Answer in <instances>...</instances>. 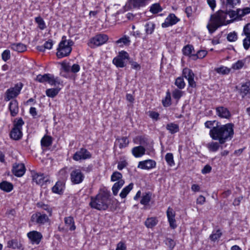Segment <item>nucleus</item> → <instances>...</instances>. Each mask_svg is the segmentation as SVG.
<instances>
[{
    "instance_id": "1",
    "label": "nucleus",
    "mask_w": 250,
    "mask_h": 250,
    "mask_svg": "<svg viewBox=\"0 0 250 250\" xmlns=\"http://www.w3.org/2000/svg\"><path fill=\"white\" fill-rule=\"evenodd\" d=\"M250 13V8L245 7L243 9H237L236 11L230 10L224 12L222 10L218 11L215 14L211 15L210 23L207 25L208 31H215L219 27L227 25L235 20H240L245 15Z\"/></svg>"
},
{
    "instance_id": "2",
    "label": "nucleus",
    "mask_w": 250,
    "mask_h": 250,
    "mask_svg": "<svg viewBox=\"0 0 250 250\" xmlns=\"http://www.w3.org/2000/svg\"><path fill=\"white\" fill-rule=\"evenodd\" d=\"M205 126L210 129L209 134L212 139L219 141L221 144L230 140L233 137L234 125L232 123L221 125L216 120L208 121L205 123Z\"/></svg>"
},
{
    "instance_id": "3",
    "label": "nucleus",
    "mask_w": 250,
    "mask_h": 250,
    "mask_svg": "<svg viewBox=\"0 0 250 250\" xmlns=\"http://www.w3.org/2000/svg\"><path fill=\"white\" fill-rule=\"evenodd\" d=\"M89 206L98 210H105L108 208L110 203L109 194L102 192L97 194L96 196L90 197Z\"/></svg>"
},
{
    "instance_id": "4",
    "label": "nucleus",
    "mask_w": 250,
    "mask_h": 250,
    "mask_svg": "<svg viewBox=\"0 0 250 250\" xmlns=\"http://www.w3.org/2000/svg\"><path fill=\"white\" fill-rule=\"evenodd\" d=\"M73 44L74 42L72 40H67L65 36H62L57 49V57L61 59L69 56L72 51L71 46Z\"/></svg>"
},
{
    "instance_id": "5",
    "label": "nucleus",
    "mask_w": 250,
    "mask_h": 250,
    "mask_svg": "<svg viewBox=\"0 0 250 250\" xmlns=\"http://www.w3.org/2000/svg\"><path fill=\"white\" fill-rule=\"evenodd\" d=\"M123 175L118 171L114 172L111 176V181H117L113 186L112 190L114 195H117L119 189L125 184L124 180L122 179Z\"/></svg>"
},
{
    "instance_id": "6",
    "label": "nucleus",
    "mask_w": 250,
    "mask_h": 250,
    "mask_svg": "<svg viewBox=\"0 0 250 250\" xmlns=\"http://www.w3.org/2000/svg\"><path fill=\"white\" fill-rule=\"evenodd\" d=\"M22 87L23 84L21 83H19L15 84L14 87L8 89L5 92V101H8L18 96Z\"/></svg>"
},
{
    "instance_id": "7",
    "label": "nucleus",
    "mask_w": 250,
    "mask_h": 250,
    "mask_svg": "<svg viewBox=\"0 0 250 250\" xmlns=\"http://www.w3.org/2000/svg\"><path fill=\"white\" fill-rule=\"evenodd\" d=\"M150 0H128L125 7L128 10L140 9L145 7Z\"/></svg>"
},
{
    "instance_id": "8",
    "label": "nucleus",
    "mask_w": 250,
    "mask_h": 250,
    "mask_svg": "<svg viewBox=\"0 0 250 250\" xmlns=\"http://www.w3.org/2000/svg\"><path fill=\"white\" fill-rule=\"evenodd\" d=\"M108 37L105 34H99L92 38L88 43L91 47L99 46L105 43L108 40Z\"/></svg>"
},
{
    "instance_id": "9",
    "label": "nucleus",
    "mask_w": 250,
    "mask_h": 250,
    "mask_svg": "<svg viewBox=\"0 0 250 250\" xmlns=\"http://www.w3.org/2000/svg\"><path fill=\"white\" fill-rule=\"evenodd\" d=\"M129 55L125 51H121L117 57L113 60V63L117 67L123 68L125 66V61L129 59Z\"/></svg>"
},
{
    "instance_id": "10",
    "label": "nucleus",
    "mask_w": 250,
    "mask_h": 250,
    "mask_svg": "<svg viewBox=\"0 0 250 250\" xmlns=\"http://www.w3.org/2000/svg\"><path fill=\"white\" fill-rule=\"evenodd\" d=\"M92 157L91 153L84 148H81L73 155L72 158L76 161L90 159Z\"/></svg>"
},
{
    "instance_id": "11",
    "label": "nucleus",
    "mask_w": 250,
    "mask_h": 250,
    "mask_svg": "<svg viewBox=\"0 0 250 250\" xmlns=\"http://www.w3.org/2000/svg\"><path fill=\"white\" fill-rule=\"evenodd\" d=\"M84 178V174L79 169H75L72 170L70 173L71 181L74 185H77L82 183Z\"/></svg>"
},
{
    "instance_id": "12",
    "label": "nucleus",
    "mask_w": 250,
    "mask_h": 250,
    "mask_svg": "<svg viewBox=\"0 0 250 250\" xmlns=\"http://www.w3.org/2000/svg\"><path fill=\"white\" fill-rule=\"evenodd\" d=\"M49 219L47 215L42 213L40 212H37L33 214L31 217V221L39 225H43L49 221Z\"/></svg>"
},
{
    "instance_id": "13",
    "label": "nucleus",
    "mask_w": 250,
    "mask_h": 250,
    "mask_svg": "<svg viewBox=\"0 0 250 250\" xmlns=\"http://www.w3.org/2000/svg\"><path fill=\"white\" fill-rule=\"evenodd\" d=\"M31 174L32 182L36 183L37 185H42L44 183L48 180V179L43 173L33 171Z\"/></svg>"
},
{
    "instance_id": "14",
    "label": "nucleus",
    "mask_w": 250,
    "mask_h": 250,
    "mask_svg": "<svg viewBox=\"0 0 250 250\" xmlns=\"http://www.w3.org/2000/svg\"><path fill=\"white\" fill-rule=\"evenodd\" d=\"M25 167L22 163H15L13 164L12 173L17 177H21L25 172Z\"/></svg>"
},
{
    "instance_id": "15",
    "label": "nucleus",
    "mask_w": 250,
    "mask_h": 250,
    "mask_svg": "<svg viewBox=\"0 0 250 250\" xmlns=\"http://www.w3.org/2000/svg\"><path fill=\"white\" fill-rule=\"evenodd\" d=\"M216 114L221 118L229 119L231 115L229 110L223 106H219L215 108Z\"/></svg>"
},
{
    "instance_id": "16",
    "label": "nucleus",
    "mask_w": 250,
    "mask_h": 250,
    "mask_svg": "<svg viewBox=\"0 0 250 250\" xmlns=\"http://www.w3.org/2000/svg\"><path fill=\"white\" fill-rule=\"evenodd\" d=\"M222 4L225 10H223L224 12H228L229 11L232 10V9L240 2V0H221Z\"/></svg>"
},
{
    "instance_id": "17",
    "label": "nucleus",
    "mask_w": 250,
    "mask_h": 250,
    "mask_svg": "<svg viewBox=\"0 0 250 250\" xmlns=\"http://www.w3.org/2000/svg\"><path fill=\"white\" fill-rule=\"evenodd\" d=\"M27 237L32 244H39L42 237L41 233L33 230L27 233Z\"/></svg>"
},
{
    "instance_id": "18",
    "label": "nucleus",
    "mask_w": 250,
    "mask_h": 250,
    "mask_svg": "<svg viewBox=\"0 0 250 250\" xmlns=\"http://www.w3.org/2000/svg\"><path fill=\"white\" fill-rule=\"evenodd\" d=\"M180 21L174 14L171 13L168 17L166 19L165 22L162 23V26L163 27H167L170 26H172Z\"/></svg>"
},
{
    "instance_id": "19",
    "label": "nucleus",
    "mask_w": 250,
    "mask_h": 250,
    "mask_svg": "<svg viewBox=\"0 0 250 250\" xmlns=\"http://www.w3.org/2000/svg\"><path fill=\"white\" fill-rule=\"evenodd\" d=\"M167 215L170 227L172 229H175L177 227L175 219V213L173 212L172 208L170 207L168 208L167 211Z\"/></svg>"
},
{
    "instance_id": "20",
    "label": "nucleus",
    "mask_w": 250,
    "mask_h": 250,
    "mask_svg": "<svg viewBox=\"0 0 250 250\" xmlns=\"http://www.w3.org/2000/svg\"><path fill=\"white\" fill-rule=\"evenodd\" d=\"M7 247L13 250H23L24 247L17 239H12L7 241Z\"/></svg>"
},
{
    "instance_id": "21",
    "label": "nucleus",
    "mask_w": 250,
    "mask_h": 250,
    "mask_svg": "<svg viewBox=\"0 0 250 250\" xmlns=\"http://www.w3.org/2000/svg\"><path fill=\"white\" fill-rule=\"evenodd\" d=\"M156 162L152 160H146L139 163L138 167L143 169H149L156 167Z\"/></svg>"
},
{
    "instance_id": "22",
    "label": "nucleus",
    "mask_w": 250,
    "mask_h": 250,
    "mask_svg": "<svg viewBox=\"0 0 250 250\" xmlns=\"http://www.w3.org/2000/svg\"><path fill=\"white\" fill-rule=\"evenodd\" d=\"M64 188L65 182L60 180L57 181L52 187V191L53 193L61 195L63 193Z\"/></svg>"
},
{
    "instance_id": "23",
    "label": "nucleus",
    "mask_w": 250,
    "mask_h": 250,
    "mask_svg": "<svg viewBox=\"0 0 250 250\" xmlns=\"http://www.w3.org/2000/svg\"><path fill=\"white\" fill-rule=\"evenodd\" d=\"M8 108L11 116H16L19 111L18 101L16 100L11 101L9 104Z\"/></svg>"
},
{
    "instance_id": "24",
    "label": "nucleus",
    "mask_w": 250,
    "mask_h": 250,
    "mask_svg": "<svg viewBox=\"0 0 250 250\" xmlns=\"http://www.w3.org/2000/svg\"><path fill=\"white\" fill-rule=\"evenodd\" d=\"M239 92L242 98H244L247 95L250 94V82H246L242 84Z\"/></svg>"
},
{
    "instance_id": "25",
    "label": "nucleus",
    "mask_w": 250,
    "mask_h": 250,
    "mask_svg": "<svg viewBox=\"0 0 250 250\" xmlns=\"http://www.w3.org/2000/svg\"><path fill=\"white\" fill-rule=\"evenodd\" d=\"M132 153L136 158L142 156L146 151L145 148L142 146H135L132 149Z\"/></svg>"
},
{
    "instance_id": "26",
    "label": "nucleus",
    "mask_w": 250,
    "mask_h": 250,
    "mask_svg": "<svg viewBox=\"0 0 250 250\" xmlns=\"http://www.w3.org/2000/svg\"><path fill=\"white\" fill-rule=\"evenodd\" d=\"M0 189L5 192H9L13 190V185L10 182L4 181L0 183Z\"/></svg>"
},
{
    "instance_id": "27",
    "label": "nucleus",
    "mask_w": 250,
    "mask_h": 250,
    "mask_svg": "<svg viewBox=\"0 0 250 250\" xmlns=\"http://www.w3.org/2000/svg\"><path fill=\"white\" fill-rule=\"evenodd\" d=\"M10 137L15 140H18L22 137L21 130L13 128L10 133Z\"/></svg>"
},
{
    "instance_id": "28",
    "label": "nucleus",
    "mask_w": 250,
    "mask_h": 250,
    "mask_svg": "<svg viewBox=\"0 0 250 250\" xmlns=\"http://www.w3.org/2000/svg\"><path fill=\"white\" fill-rule=\"evenodd\" d=\"M10 48L14 51L18 52H23L26 50V46L21 43H12Z\"/></svg>"
},
{
    "instance_id": "29",
    "label": "nucleus",
    "mask_w": 250,
    "mask_h": 250,
    "mask_svg": "<svg viewBox=\"0 0 250 250\" xmlns=\"http://www.w3.org/2000/svg\"><path fill=\"white\" fill-rule=\"evenodd\" d=\"M64 223L66 226L69 228L70 230H74L76 229V227L74 224V220L72 217L69 216L65 217L64 218Z\"/></svg>"
},
{
    "instance_id": "30",
    "label": "nucleus",
    "mask_w": 250,
    "mask_h": 250,
    "mask_svg": "<svg viewBox=\"0 0 250 250\" xmlns=\"http://www.w3.org/2000/svg\"><path fill=\"white\" fill-rule=\"evenodd\" d=\"M220 145L221 144L220 143L219 141H218V142H211L207 145V147L209 151L216 152L219 149L220 146Z\"/></svg>"
},
{
    "instance_id": "31",
    "label": "nucleus",
    "mask_w": 250,
    "mask_h": 250,
    "mask_svg": "<svg viewBox=\"0 0 250 250\" xmlns=\"http://www.w3.org/2000/svg\"><path fill=\"white\" fill-rule=\"evenodd\" d=\"M158 220L156 217L148 218L145 221V224L147 228H152L158 223Z\"/></svg>"
},
{
    "instance_id": "32",
    "label": "nucleus",
    "mask_w": 250,
    "mask_h": 250,
    "mask_svg": "<svg viewBox=\"0 0 250 250\" xmlns=\"http://www.w3.org/2000/svg\"><path fill=\"white\" fill-rule=\"evenodd\" d=\"M41 145L42 147H48L52 145V138L51 136L45 135L41 141Z\"/></svg>"
},
{
    "instance_id": "33",
    "label": "nucleus",
    "mask_w": 250,
    "mask_h": 250,
    "mask_svg": "<svg viewBox=\"0 0 250 250\" xmlns=\"http://www.w3.org/2000/svg\"><path fill=\"white\" fill-rule=\"evenodd\" d=\"M116 143L119 144V146L120 148H123L128 146L129 141L126 137H123L121 138L117 139L116 140Z\"/></svg>"
},
{
    "instance_id": "34",
    "label": "nucleus",
    "mask_w": 250,
    "mask_h": 250,
    "mask_svg": "<svg viewBox=\"0 0 250 250\" xmlns=\"http://www.w3.org/2000/svg\"><path fill=\"white\" fill-rule=\"evenodd\" d=\"M133 188V184L132 183H130L127 186L125 187L120 193V196L122 198H125L126 197L129 192Z\"/></svg>"
},
{
    "instance_id": "35",
    "label": "nucleus",
    "mask_w": 250,
    "mask_h": 250,
    "mask_svg": "<svg viewBox=\"0 0 250 250\" xmlns=\"http://www.w3.org/2000/svg\"><path fill=\"white\" fill-rule=\"evenodd\" d=\"M207 54V52L204 50H201L197 51L196 54L190 56L191 59L196 60L198 59H202L204 58Z\"/></svg>"
},
{
    "instance_id": "36",
    "label": "nucleus",
    "mask_w": 250,
    "mask_h": 250,
    "mask_svg": "<svg viewBox=\"0 0 250 250\" xmlns=\"http://www.w3.org/2000/svg\"><path fill=\"white\" fill-rule=\"evenodd\" d=\"M242 35H245L246 38L243 40L244 48L248 50L250 47V32H243Z\"/></svg>"
},
{
    "instance_id": "37",
    "label": "nucleus",
    "mask_w": 250,
    "mask_h": 250,
    "mask_svg": "<svg viewBox=\"0 0 250 250\" xmlns=\"http://www.w3.org/2000/svg\"><path fill=\"white\" fill-rule=\"evenodd\" d=\"M163 10V8L159 3H155L151 5L149 11L153 14H156Z\"/></svg>"
},
{
    "instance_id": "38",
    "label": "nucleus",
    "mask_w": 250,
    "mask_h": 250,
    "mask_svg": "<svg viewBox=\"0 0 250 250\" xmlns=\"http://www.w3.org/2000/svg\"><path fill=\"white\" fill-rule=\"evenodd\" d=\"M193 51H194V47L192 45L190 44L184 46L182 50L183 54L186 56H188L190 58L191 55L194 54H192Z\"/></svg>"
},
{
    "instance_id": "39",
    "label": "nucleus",
    "mask_w": 250,
    "mask_h": 250,
    "mask_svg": "<svg viewBox=\"0 0 250 250\" xmlns=\"http://www.w3.org/2000/svg\"><path fill=\"white\" fill-rule=\"evenodd\" d=\"M166 128L171 134H174L179 131L178 125L173 123L168 124L166 126Z\"/></svg>"
},
{
    "instance_id": "40",
    "label": "nucleus",
    "mask_w": 250,
    "mask_h": 250,
    "mask_svg": "<svg viewBox=\"0 0 250 250\" xmlns=\"http://www.w3.org/2000/svg\"><path fill=\"white\" fill-rule=\"evenodd\" d=\"M60 89L59 88H49L46 89L45 93L48 97L54 98L59 93Z\"/></svg>"
},
{
    "instance_id": "41",
    "label": "nucleus",
    "mask_w": 250,
    "mask_h": 250,
    "mask_svg": "<svg viewBox=\"0 0 250 250\" xmlns=\"http://www.w3.org/2000/svg\"><path fill=\"white\" fill-rule=\"evenodd\" d=\"M183 76L186 79H187V80L190 79V78H194V74L193 71L192 70L188 68H185L183 69Z\"/></svg>"
},
{
    "instance_id": "42",
    "label": "nucleus",
    "mask_w": 250,
    "mask_h": 250,
    "mask_svg": "<svg viewBox=\"0 0 250 250\" xmlns=\"http://www.w3.org/2000/svg\"><path fill=\"white\" fill-rule=\"evenodd\" d=\"M129 42L130 40L129 37H127L125 36L119 39L116 42V43L118 44H119V46L120 47H122L124 45H128L129 44Z\"/></svg>"
},
{
    "instance_id": "43",
    "label": "nucleus",
    "mask_w": 250,
    "mask_h": 250,
    "mask_svg": "<svg viewBox=\"0 0 250 250\" xmlns=\"http://www.w3.org/2000/svg\"><path fill=\"white\" fill-rule=\"evenodd\" d=\"M151 198V193L149 192L146 193L142 197L140 203L144 205H147L150 202Z\"/></svg>"
},
{
    "instance_id": "44",
    "label": "nucleus",
    "mask_w": 250,
    "mask_h": 250,
    "mask_svg": "<svg viewBox=\"0 0 250 250\" xmlns=\"http://www.w3.org/2000/svg\"><path fill=\"white\" fill-rule=\"evenodd\" d=\"M50 74L49 73L44 74L43 75L39 74L37 76L35 80L42 83H47L49 77H50Z\"/></svg>"
},
{
    "instance_id": "45",
    "label": "nucleus",
    "mask_w": 250,
    "mask_h": 250,
    "mask_svg": "<svg viewBox=\"0 0 250 250\" xmlns=\"http://www.w3.org/2000/svg\"><path fill=\"white\" fill-rule=\"evenodd\" d=\"M174 84L180 89H184L186 85L184 79L181 77H179L176 79Z\"/></svg>"
},
{
    "instance_id": "46",
    "label": "nucleus",
    "mask_w": 250,
    "mask_h": 250,
    "mask_svg": "<svg viewBox=\"0 0 250 250\" xmlns=\"http://www.w3.org/2000/svg\"><path fill=\"white\" fill-rule=\"evenodd\" d=\"M162 103L165 107L171 105V94L169 90L167 92L165 98L162 100Z\"/></svg>"
},
{
    "instance_id": "47",
    "label": "nucleus",
    "mask_w": 250,
    "mask_h": 250,
    "mask_svg": "<svg viewBox=\"0 0 250 250\" xmlns=\"http://www.w3.org/2000/svg\"><path fill=\"white\" fill-rule=\"evenodd\" d=\"M165 160L169 166L173 167L175 165L172 153H167L165 156Z\"/></svg>"
},
{
    "instance_id": "48",
    "label": "nucleus",
    "mask_w": 250,
    "mask_h": 250,
    "mask_svg": "<svg viewBox=\"0 0 250 250\" xmlns=\"http://www.w3.org/2000/svg\"><path fill=\"white\" fill-rule=\"evenodd\" d=\"M24 124V122L21 118H16L14 121V128L21 130L22 126Z\"/></svg>"
},
{
    "instance_id": "49",
    "label": "nucleus",
    "mask_w": 250,
    "mask_h": 250,
    "mask_svg": "<svg viewBox=\"0 0 250 250\" xmlns=\"http://www.w3.org/2000/svg\"><path fill=\"white\" fill-rule=\"evenodd\" d=\"M47 83L51 85H56L60 83V80L58 78H55L53 75L50 74Z\"/></svg>"
},
{
    "instance_id": "50",
    "label": "nucleus",
    "mask_w": 250,
    "mask_h": 250,
    "mask_svg": "<svg viewBox=\"0 0 250 250\" xmlns=\"http://www.w3.org/2000/svg\"><path fill=\"white\" fill-rule=\"evenodd\" d=\"M215 71L219 74L223 75L228 74L230 72V69L226 66H221L215 69Z\"/></svg>"
},
{
    "instance_id": "51",
    "label": "nucleus",
    "mask_w": 250,
    "mask_h": 250,
    "mask_svg": "<svg viewBox=\"0 0 250 250\" xmlns=\"http://www.w3.org/2000/svg\"><path fill=\"white\" fill-rule=\"evenodd\" d=\"M35 21L38 24V26L40 29L43 30L44 29L45 24L43 19L41 17L39 16L36 17L35 18Z\"/></svg>"
},
{
    "instance_id": "52",
    "label": "nucleus",
    "mask_w": 250,
    "mask_h": 250,
    "mask_svg": "<svg viewBox=\"0 0 250 250\" xmlns=\"http://www.w3.org/2000/svg\"><path fill=\"white\" fill-rule=\"evenodd\" d=\"M222 232L220 229H218L215 232H213L210 235L209 237L212 241H215L220 238Z\"/></svg>"
},
{
    "instance_id": "53",
    "label": "nucleus",
    "mask_w": 250,
    "mask_h": 250,
    "mask_svg": "<svg viewBox=\"0 0 250 250\" xmlns=\"http://www.w3.org/2000/svg\"><path fill=\"white\" fill-rule=\"evenodd\" d=\"M38 207L41 208L42 209L46 210L47 213L49 214V216L51 215L52 214V209L51 208L48 206L47 205H45L42 203H38L37 204Z\"/></svg>"
},
{
    "instance_id": "54",
    "label": "nucleus",
    "mask_w": 250,
    "mask_h": 250,
    "mask_svg": "<svg viewBox=\"0 0 250 250\" xmlns=\"http://www.w3.org/2000/svg\"><path fill=\"white\" fill-rule=\"evenodd\" d=\"M183 96V92L179 89H175L172 92V96L174 99L179 100Z\"/></svg>"
},
{
    "instance_id": "55",
    "label": "nucleus",
    "mask_w": 250,
    "mask_h": 250,
    "mask_svg": "<svg viewBox=\"0 0 250 250\" xmlns=\"http://www.w3.org/2000/svg\"><path fill=\"white\" fill-rule=\"evenodd\" d=\"M59 175L60 178L62 179L61 181H64L67 177V172L66 171V168H63L61 169L59 172Z\"/></svg>"
},
{
    "instance_id": "56",
    "label": "nucleus",
    "mask_w": 250,
    "mask_h": 250,
    "mask_svg": "<svg viewBox=\"0 0 250 250\" xmlns=\"http://www.w3.org/2000/svg\"><path fill=\"white\" fill-rule=\"evenodd\" d=\"M244 65V62L242 60H239L232 65V68L235 70H238L242 68Z\"/></svg>"
},
{
    "instance_id": "57",
    "label": "nucleus",
    "mask_w": 250,
    "mask_h": 250,
    "mask_svg": "<svg viewBox=\"0 0 250 250\" xmlns=\"http://www.w3.org/2000/svg\"><path fill=\"white\" fill-rule=\"evenodd\" d=\"M227 38L229 42H235L237 39V35L235 32H230L228 34Z\"/></svg>"
},
{
    "instance_id": "58",
    "label": "nucleus",
    "mask_w": 250,
    "mask_h": 250,
    "mask_svg": "<svg viewBox=\"0 0 250 250\" xmlns=\"http://www.w3.org/2000/svg\"><path fill=\"white\" fill-rule=\"evenodd\" d=\"M166 244L170 250H172L175 246V242L172 239L167 238L166 240Z\"/></svg>"
},
{
    "instance_id": "59",
    "label": "nucleus",
    "mask_w": 250,
    "mask_h": 250,
    "mask_svg": "<svg viewBox=\"0 0 250 250\" xmlns=\"http://www.w3.org/2000/svg\"><path fill=\"white\" fill-rule=\"evenodd\" d=\"M155 25L153 22H148L145 25L146 31H153Z\"/></svg>"
},
{
    "instance_id": "60",
    "label": "nucleus",
    "mask_w": 250,
    "mask_h": 250,
    "mask_svg": "<svg viewBox=\"0 0 250 250\" xmlns=\"http://www.w3.org/2000/svg\"><path fill=\"white\" fill-rule=\"evenodd\" d=\"M1 57H2V60L4 62H6L7 60L10 59V50H7V49L4 50L1 54Z\"/></svg>"
},
{
    "instance_id": "61",
    "label": "nucleus",
    "mask_w": 250,
    "mask_h": 250,
    "mask_svg": "<svg viewBox=\"0 0 250 250\" xmlns=\"http://www.w3.org/2000/svg\"><path fill=\"white\" fill-rule=\"evenodd\" d=\"M61 66L63 70L66 72H70L71 70V65L69 62H62Z\"/></svg>"
},
{
    "instance_id": "62",
    "label": "nucleus",
    "mask_w": 250,
    "mask_h": 250,
    "mask_svg": "<svg viewBox=\"0 0 250 250\" xmlns=\"http://www.w3.org/2000/svg\"><path fill=\"white\" fill-rule=\"evenodd\" d=\"M127 165V163L126 161H120L118 163L117 168L119 170H121Z\"/></svg>"
},
{
    "instance_id": "63",
    "label": "nucleus",
    "mask_w": 250,
    "mask_h": 250,
    "mask_svg": "<svg viewBox=\"0 0 250 250\" xmlns=\"http://www.w3.org/2000/svg\"><path fill=\"white\" fill-rule=\"evenodd\" d=\"M80 66L78 64H74L71 66L70 72L76 73L80 71Z\"/></svg>"
},
{
    "instance_id": "64",
    "label": "nucleus",
    "mask_w": 250,
    "mask_h": 250,
    "mask_svg": "<svg viewBox=\"0 0 250 250\" xmlns=\"http://www.w3.org/2000/svg\"><path fill=\"white\" fill-rule=\"evenodd\" d=\"M211 167L209 165H206L202 169L201 172L203 174L209 173L211 170Z\"/></svg>"
}]
</instances>
